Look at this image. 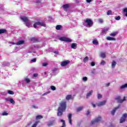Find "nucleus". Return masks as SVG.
I'll list each match as a JSON object with an SVG mask.
<instances>
[{
  "mask_svg": "<svg viewBox=\"0 0 127 127\" xmlns=\"http://www.w3.org/2000/svg\"><path fill=\"white\" fill-rule=\"evenodd\" d=\"M66 100L69 101V100H73V98L72 97V95L69 94L67 95L65 98Z\"/></svg>",
  "mask_w": 127,
  "mask_h": 127,
  "instance_id": "ddd939ff",
  "label": "nucleus"
},
{
  "mask_svg": "<svg viewBox=\"0 0 127 127\" xmlns=\"http://www.w3.org/2000/svg\"><path fill=\"white\" fill-rule=\"evenodd\" d=\"M111 85L110 83H108L107 84H106V87H109Z\"/></svg>",
  "mask_w": 127,
  "mask_h": 127,
  "instance_id": "6e6d98bb",
  "label": "nucleus"
},
{
  "mask_svg": "<svg viewBox=\"0 0 127 127\" xmlns=\"http://www.w3.org/2000/svg\"><path fill=\"white\" fill-rule=\"evenodd\" d=\"M93 44L94 45H99V42L97 40H94L92 42Z\"/></svg>",
  "mask_w": 127,
  "mask_h": 127,
  "instance_id": "412c9836",
  "label": "nucleus"
},
{
  "mask_svg": "<svg viewBox=\"0 0 127 127\" xmlns=\"http://www.w3.org/2000/svg\"><path fill=\"white\" fill-rule=\"evenodd\" d=\"M39 123V121H36V122H35V123L32 125L31 127H37V125H38Z\"/></svg>",
  "mask_w": 127,
  "mask_h": 127,
  "instance_id": "cd10ccee",
  "label": "nucleus"
},
{
  "mask_svg": "<svg viewBox=\"0 0 127 127\" xmlns=\"http://www.w3.org/2000/svg\"><path fill=\"white\" fill-rule=\"evenodd\" d=\"M107 40H109V41L116 40V39L115 38H112L111 37H107Z\"/></svg>",
  "mask_w": 127,
  "mask_h": 127,
  "instance_id": "a878e982",
  "label": "nucleus"
},
{
  "mask_svg": "<svg viewBox=\"0 0 127 127\" xmlns=\"http://www.w3.org/2000/svg\"><path fill=\"white\" fill-rule=\"evenodd\" d=\"M69 63H70V61L66 60V61L62 62L61 65L63 67H65V66H67V65H68V64H69Z\"/></svg>",
  "mask_w": 127,
  "mask_h": 127,
  "instance_id": "0eeeda50",
  "label": "nucleus"
},
{
  "mask_svg": "<svg viewBox=\"0 0 127 127\" xmlns=\"http://www.w3.org/2000/svg\"><path fill=\"white\" fill-rule=\"evenodd\" d=\"M12 44H15V43H13V42H12L11 43Z\"/></svg>",
  "mask_w": 127,
  "mask_h": 127,
  "instance_id": "680f3d73",
  "label": "nucleus"
},
{
  "mask_svg": "<svg viewBox=\"0 0 127 127\" xmlns=\"http://www.w3.org/2000/svg\"><path fill=\"white\" fill-rule=\"evenodd\" d=\"M93 94V90H91L89 92V93H87L86 95V98L88 99Z\"/></svg>",
  "mask_w": 127,
  "mask_h": 127,
  "instance_id": "a211bd4d",
  "label": "nucleus"
},
{
  "mask_svg": "<svg viewBox=\"0 0 127 127\" xmlns=\"http://www.w3.org/2000/svg\"><path fill=\"white\" fill-rule=\"evenodd\" d=\"M32 62H36V59H33L31 60Z\"/></svg>",
  "mask_w": 127,
  "mask_h": 127,
  "instance_id": "5fc2aeb1",
  "label": "nucleus"
},
{
  "mask_svg": "<svg viewBox=\"0 0 127 127\" xmlns=\"http://www.w3.org/2000/svg\"><path fill=\"white\" fill-rule=\"evenodd\" d=\"M20 19L23 21V22H27L28 21V18L27 17L25 16H23V17H20Z\"/></svg>",
  "mask_w": 127,
  "mask_h": 127,
  "instance_id": "9b49d317",
  "label": "nucleus"
},
{
  "mask_svg": "<svg viewBox=\"0 0 127 127\" xmlns=\"http://www.w3.org/2000/svg\"><path fill=\"white\" fill-rule=\"evenodd\" d=\"M23 43H24V41L23 40H20L18 41L16 43V45H21V44H23Z\"/></svg>",
  "mask_w": 127,
  "mask_h": 127,
  "instance_id": "4468645a",
  "label": "nucleus"
},
{
  "mask_svg": "<svg viewBox=\"0 0 127 127\" xmlns=\"http://www.w3.org/2000/svg\"><path fill=\"white\" fill-rule=\"evenodd\" d=\"M48 65V64L47 63H43L42 64V66L43 67H45L46 66H47Z\"/></svg>",
  "mask_w": 127,
  "mask_h": 127,
  "instance_id": "37998d69",
  "label": "nucleus"
},
{
  "mask_svg": "<svg viewBox=\"0 0 127 127\" xmlns=\"http://www.w3.org/2000/svg\"><path fill=\"white\" fill-rule=\"evenodd\" d=\"M7 115H8V114L6 112H3L2 113V116H7Z\"/></svg>",
  "mask_w": 127,
  "mask_h": 127,
  "instance_id": "8fccbe9b",
  "label": "nucleus"
},
{
  "mask_svg": "<svg viewBox=\"0 0 127 127\" xmlns=\"http://www.w3.org/2000/svg\"><path fill=\"white\" fill-rule=\"evenodd\" d=\"M62 27V26L61 25H58L56 26V29H57V30H60Z\"/></svg>",
  "mask_w": 127,
  "mask_h": 127,
  "instance_id": "b1692460",
  "label": "nucleus"
},
{
  "mask_svg": "<svg viewBox=\"0 0 127 127\" xmlns=\"http://www.w3.org/2000/svg\"><path fill=\"white\" fill-rule=\"evenodd\" d=\"M98 22H99V23L102 24L104 22V19L102 18H99L98 19Z\"/></svg>",
  "mask_w": 127,
  "mask_h": 127,
  "instance_id": "f704fd0d",
  "label": "nucleus"
},
{
  "mask_svg": "<svg viewBox=\"0 0 127 127\" xmlns=\"http://www.w3.org/2000/svg\"><path fill=\"white\" fill-rule=\"evenodd\" d=\"M41 119H43V116L41 115H38L36 117V120H41Z\"/></svg>",
  "mask_w": 127,
  "mask_h": 127,
  "instance_id": "5701e85b",
  "label": "nucleus"
},
{
  "mask_svg": "<svg viewBox=\"0 0 127 127\" xmlns=\"http://www.w3.org/2000/svg\"><path fill=\"white\" fill-rule=\"evenodd\" d=\"M123 11L124 12H126V14H125V16H127V8H125L123 9Z\"/></svg>",
  "mask_w": 127,
  "mask_h": 127,
  "instance_id": "4c0bfd02",
  "label": "nucleus"
},
{
  "mask_svg": "<svg viewBox=\"0 0 127 127\" xmlns=\"http://www.w3.org/2000/svg\"><path fill=\"white\" fill-rule=\"evenodd\" d=\"M97 98L98 100H100V99H102V98H103V95H102L101 94H98L97 95Z\"/></svg>",
  "mask_w": 127,
  "mask_h": 127,
  "instance_id": "72a5a7b5",
  "label": "nucleus"
},
{
  "mask_svg": "<svg viewBox=\"0 0 127 127\" xmlns=\"http://www.w3.org/2000/svg\"><path fill=\"white\" fill-rule=\"evenodd\" d=\"M92 1V0H86V2H88V3H90Z\"/></svg>",
  "mask_w": 127,
  "mask_h": 127,
  "instance_id": "bf43d9fd",
  "label": "nucleus"
},
{
  "mask_svg": "<svg viewBox=\"0 0 127 127\" xmlns=\"http://www.w3.org/2000/svg\"><path fill=\"white\" fill-rule=\"evenodd\" d=\"M85 26H88V27H92L93 26V21L91 19H86L84 20Z\"/></svg>",
  "mask_w": 127,
  "mask_h": 127,
  "instance_id": "7ed1b4c3",
  "label": "nucleus"
},
{
  "mask_svg": "<svg viewBox=\"0 0 127 127\" xmlns=\"http://www.w3.org/2000/svg\"><path fill=\"white\" fill-rule=\"evenodd\" d=\"M95 65H96V64L95 63V62H92L91 63V66H95Z\"/></svg>",
  "mask_w": 127,
  "mask_h": 127,
  "instance_id": "09e8293b",
  "label": "nucleus"
},
{
  "mask_svg": "<svg viewBox=\"0 0 127 127\" xmlns=\"http://www.w3.org/2000/svg\"><path fill=\"white\" fill-rule=\"evenodd\" d=\"M82 80L83 81H87V80H88V78H87L86 76H84L83 77Z\"/></svg>",
  "mask_w": 127,
  "mask_h": 127,
  "instance_id": "a18cd8bd",
  "label": "nucleus"
},
{
  "mask_svg": "<svg viewBox=\"0 0 127 127\" xmlns=\"http://www.w3.org/2000/svg\"><path fill=\"white\" fill-rule=\"evenodd\" d=\"M117 34H118V32H114L111 33L110 35V36H113V37H115V36H116V35H117Z\"/></svg>",
  "mask_w": 127,
  "mask_h": 127,
  "instance_id": "bb28decb",
  "label": "nucleus"
},
{
  "mask_svg": "<svg viewBox=\"0 0 127 127\" xmlns=\"http://www.w3.org/2000/svg\"><path fill=\"white\" fill-rule=\"evenodd\" d=\"M50 93V91L47 92H46L45 93H44V94H43V96H44V95H47L48 94H49Z\"/></svg>",
  "mask_w": 127,
  "mask_h": 127,
  "instance_id": "13d9d810",
  "label": "nucleus"
},
{
  "mask_svg": "<svg viewBox=\"0 0 127 127\" xmlns=\"http://www.w3.org/2000/svg\"><path fill=\"white\" fill-rule=\"evenodd\" d=\"M7 93L9 95H14V92L11 90H8Z\"/></svg>",
  "mask_w": 127,
  "mask_h": 127,
  "instance_id": "c756f323",
  "label": "nucleus"
},
{
  "mask_svg": "<svg viewBox=\"0 0 127 127\" xmlns=\"http://www.w3.org/2000/svg\"><path fill=\"white\" fill-rule=\"evenodd\" d=\"M26 26L27 27H30V23H29V22L28 21L26 22Z\"/></svg>",
  "mask_w": 127,
  "mask_h": 127,
  "instance_id": "58836bf2",
  "label": "nucleus"
},
{
  "mask_svg": "<svg viewBox=\"0 0 127 127\" xmlns=\"http://www.w3.org/2000/svg\"><path fill=\"white\" fill-rule=\"evenodd\" d=\"M60 40H61V41H64L66 42H72V40L71 39L67 38L65 37H60Z\"/></svg>",
  "mask_w": 127,
  "mask_h": 127,
  "instance_id": "39448f33",
  "label": "nucleus"
},
{
  "mask_svg": "<svg viewBox=\"0 0 127 127\" xmlns=\"http://www.w3.org/2000/svg\"><path fill=\"white\" fill-rule=\"evenodd\" d=\"M65 111H66V101H62L60 104V107L58 108V117H61Z\"/></svg>",
  "mask_w": 127,
  "mask_h": 127,
  "instance_id": "f257e3e1",
  "label": "nucleus"
},
{
  "mask_svg": "<svg viewBox=\"0 0 127 127\" xmlns=\"http://www.w3.org/2000/svg\"><path fill=\"white\" fill-rule=\"evenodd\" d=\"M89 60V58L88 57H86L84 59H83V62L84 63H86L87 61Z\"/></svg>",
  "mask_w": 127,
  "mask_h": 127,
  "instance_id": "2f4dec72",
  "label": "nucleus"
},
{
  "mask_svg": "<svg viewBox=\"0 0 127 127\" xmlns=\"http://www.w3.org/2000/svg\"><path fill=\"white\" fill-rule=\"evenodd\" d=\"M119 109V107L115 108L113 111H111V114L112 116H114L115 115V113H116V111Z\"/></svg>",
  "mask_w": 127,
  "mask_h": 127,
  "instance_id": "f3484780",
  "label": "nucleus"
},
{
  "mask_svg": "<svg viewBox=\"0 0 127 127\" xmlns=\"http://www.w3.org/2000/svg\"><path fill=\"white\" fill-rule=\"evenodd\" d=\"M40 2H41L40 0H37V1H36L35 3L36 4H39V3H40Z\"/></svg>",
  "mask_w": 127,
  "mask_h": 127,
  "instance_id": "49530a36",
  "label": "nucleus"
},
{
  "mask_svg": "<svg viewBox=\"0 0 127 127\" xmlns=\"http://www.w3.org/2000/svg\"><path fill=\"white\" fill-rule=\"evenodd\" d=\"M83 110V107H79L77 109H76V112H78Z\"/></svg>",
  "mask_w": 127,
  "mask_h": 127,
  "instance_id": "7c9ffc66",
  "label": "nucleus"
},
{
  "mask_svg": "<svg viewBox=\"0 0 127 127\" xmlns=\"http://www.w3.org/2000/svg\"><path fill=\"white\" fill-rule=\"evenodd\" d=\"M63 7L65 11H67V9L70 7L69 4H65L63 5Z\"/></svg>",
  "mask_w": 127,
  "mask_h": 127,
  "instance_id": "1a4fd4ad",
  "label": "nucleus"
},
{
  "mask_svg": "<svg viewBox=\"0 0 127 127\" xmlns=\"http://www.w3.org/2000/svg\"><path fill=\"white\" fill-rule=\"evenodd\" d=\"M68 120L70 125H72V114H68Z\"/></svg>",
  "mask_w": 127,
  "mask_h": 127,
  "instance_id": "9d476101",
  "label": "nucleus"
},
{
  "mask_svg": "<svg viewBox=\"0 0 127 127\" xmlns=\"http://www.w3.org/2000/svg\"><path fill=\"white\" fill-rule=\"evenodd\" d=\"M126 122V119L124 117H122L120 119V123L123 124V123H125Z\"/></svg>",
  "mask_w": 127,
  "mask_h": 127,
  "instance_id": "6ab92c4d",
  "label": "nucleus"
},
{
  "mask_svg": "<svg viewBox=\"0 0 127 127\" xmlns=\"http://www.w3.org/2000/svg\"><path fill=\"white\" fill-rule=\"evenodd\" d=\"M88 115H90V111L88 110L86 113V115L88 116Z\"/></svg>",
  "mask_w": 127,
  "mask_h": 127,
  "instance_id": "4d7b16f0",
  "label": "nucleus"
},
{
  "mask_svg": "<svg viewBox=\"0 0 127 127\" xmlns=\"http://www.w3.org/2000/svg\"><path fill=\"white\" fill-rule=\"evenodd\" d=\"M76 2H77V3H79V1H76Z\"/></svg>",
  "mask_w": 127,
  "mask_h": 127,
  "instance_id": "e2e57ef3",
  "label": "nucleus"
},
{
  "mask_svg": "<svg viewBox=\"0 0 127 127\" xmlns=\"http://www.w3.org/2000/svg\"><path fill=\"white\" fill-rule=\"evenodd\" d=\"M100 57L103 59L105 58L106 57V53L101 52L100 54Z\"/></svg>",
  "mask_w": 127,
  "mask_h": 127,
  "instance_id": "4be33fe9",
  "label": "nucleus"
},
{
  "mask_svg": "<svg viewBox=\"0 0 127 127\" xmlns=\"http://www.w3.org/2000/svg\"><path fill=\"white\" fill-rule=\"evenodd\" d=\"M6 32V29H0V34H2V33H5Z\"/></svg>",
  "mask_w": 127,
  "mask_h": 127,
  "instance_id": "c85d7f7f",
  "label": "nucleus"
},
{
  "mask_svg": "<svg viewBox=\"0 0 127 127\" xmlns=\"http://www.w3.org/2000/svg\"><path fill=\"white\" fill-rule=\"evenodd\" d=\"M108 30H109V29H108V28L104 29V30H102V33H106V32H107V31H108Z\"/></svg>",
  "mask_w": 127,
  "mask_h": 127,
  "instance_id": "ea45409f",
  "label": "nucleus"
},
{
  "mask_svg": "<svg viewBox=\"0 0 127 127\" xmlns=\"http://www.w3.org/2000/svg\"><path fill=\"white\" fill-rule=\"evenodd\" d=\"M6 101H9V102H10L11 104H12V105H14L15 104V102L12 98H10L9 100H6Z\"/></svg>",
  "mask_w": 127,
  "mask_h": 127,
  "instance_id": "2eb2a0df",
  "label": "nucleus"
},
{
  "mask_svg": "<svg viewBox=\"0 0 127 127\" xmlns=\"http://www.w3.org/2000/svg\"><path fill=\"white\" fill-rule=\"evenodd\" d=\"M105 64H106V62H105V61L104 60H102L100 63L101 65H105Z\"/></svg>",
  "mask_w": 127,
  "mask_h": 127,
  "instance_id": "79ce46f5",
  "label": "nucleus"
},
{
  "mask_svg": "<svg viewBox=\"0 0 127 127\" xmlns=\"http://www.w3.org/2000/svg\"><path fill=\"white\" fill-rule=\"evenodd\" d=\"M33 76V77H38V73H34Z\"/></svg>",
  "mask_w": 127,
  "mask_h": 127,
  "instance_id": "3c124183",
  "label": "nucleus"
},
{
  "mask_svg": "<svg viewBox=\"0 0 127 127\" xmlns=\"http://www.w3.org/2000/svg\"><path fill=\"white\" fill-rule=\"evenodd\" d=\"M37 25H41V26H43L44 27H46V24L43 22V21H38L35 23L33 25L34 28H37Z\"/></svg>",
  "mask_w": 127,
  "mask_h": 127,
  "instance_id": "f03ea898",
  "label": "nucleus"
},
{
  "mask_svg": "<svg viewBox=\"0 0 127 127\" xmlns=\"http://www.w3.org/2000/svg\"><path fill=\"white\" fill-rule=\"evenodd\" d=\"M32 107H33V108H34V109H35V108H36V107L35 106V105H33V106H32Z\"/></svg>",
  "mask_w": 127,
  "mask_h": 127,
  "instance_id": "052dcab7",
  "label": "nucleus"
},
{
  "mask_svg": "<svg viewBox=\"0 0 127 127\" xmlns=\"http://www.w3.org/2000/svg\"><path fill=\"white\" fill-rule=\"evenodd\" d=\"M25 82H26V83H30V80L28 78H25Z\"/></svg>",
  "mask_w": 127,
  "mask_h": 127,
  "instance_id": "e433bc0d",
  "label": "nucleus"
},
{
  "mask_svg": "<svg viewBox=\"0 0 127 127\" xmlns=\"http://www.w3.org/2000/svg\"><path fill=\"white\" fill-rule=\"evenodd\" d=\"M31 41H34V42H39V40L36 37H33L30 39Z\"/></svg>",
  "mask_w": 127,
  "mask_h": 127,
  "instance_id": "f8f14e48",
  "label": "nucleus"
},
{
  "mask_svg": "<svg viewBox=\"0 0 127 127\" xmlns=\"http://www.w3.org/2000/svg\"><path fill=\"white\" fill-rule=\"evenodd\" d=\"M111 13H112V10H109L107 12V15H110V14H111Z\"/></svg>",
  "mask_w": 127,
  "mask_h": 127,
  "instance_id": "a19ab883",
  "label": "nucleus"
},
{
  "mask_svg": "<svg viewBox=\"0 0 127 127\" xmlns=\"http://www.w3.org/2000/svg\"><path fill=\"white\" fill-rule=\"evenodd\" d=\"M127 117V113L124 114L122 116V118H124V119H126Z\"/></svg>",
  "mask_w": 127,
  "mask_h": 127,
  "instance_id": "c03bdc74",
  "label": "nucleus"
},
{
  "mask_svg": "<svg viewBox=\"0 0 127 127\" xmlns=\"http://www.w3.org/2000/svg\"><path fill=\"white\" fill-rule=\"evenodd\" d=\"M91 105H92V107L93 108H96V105L94 104L93 102L91 103Z\"/></svg>",
  "mask_w": 127,
  "mask_h": 127,
  "instance_id": "864d4df0",
  "label": "nucleus"
},
{
  "mask_svg": "<svg viewBox=\"0 0 127 127\" xmlns=\"http://www.w3.org/2000/svg\"><path fill=\"white\" fill-rule=\"evenodd\" d=\"M101 120L102 118L101 117H99L95 119L94 121H91V125H94V124H96V123H99V122H101Z\"/></svg>",
  "mask_w": 127,
  "mask_h": 127,
  "instance_id": "6e6552de",
  "label": "nucleus"
},
{
  "mask_svg": "<svg viewBox=\"0 0 127 127\" xmlns=\"http://www.w3.org/2000/svg\"><path fill=\"white\" fill-rule=\"evenodd\" d=\"M125 88H127V83L121 86V87H120L121 89H125Z\"/></svg>",
  "mask_w": 127,
  "mask_h": 127,
  "instance_id": "473e14b6",
  "label": "nucleus"
},
{
  "mask_svg": "<svg viewBox=\"0 0 127 127\" xmlns=\"http://www.w3.org/2000/svg\"><path fill=\"white\" fill-rule=\"evenodd\" d=\"M77 47V44L76 43H72L71 45V48L74 49V48H76Z\"/></svg>",
  "mask_w": 127,
  "mask_h": 127,
  "instance_id": "aec40b11",
  "label": "nucleus"
},
{
  "mask_svg": "<svg viewBox=\"0 0 127 127\" xmlns=\"http://www.w3.org/2000/svg\"><path fill=\"white\" fill-rule=\"evenodd\" d=\"M54 125H55V124H54V122H50L48 124V126H49V127H53V126H54Z\"/></svg>",
  "mask_w": 127,
  "mask_h": 127,
  "instance_id": "393cba45",
  "label": "nucleus"
},
{
  "mask_svg": "<svg viewBox=\"0 0 127 127\" xmlns=\"http://www.w3.org/2000/svg\"><path fill=\"white\" fill-rule=\"evenodd\" d=\"M126 99H127V97L124 96L123 99H121L120 96H118L115 98V100H116L118 103H120V104H122V103H124L125 101H126Z\"/></svg>",
  "mask_w": 127,
  "mask_h": 127,
  "instance_id": "20e7f679",
  "label": "nucleus"
},
{
  "mask_svg": "<svg viewBox=\"0 0 127 127\" xmlns=\"http://www.w3.org/2000/svg\"><path fill=\"white\" fill-rule=\"evenodd\" d=\"M116 65H117V62H116V61H113L112 62V67L115 68Z\"/></svg>",
  "mask_w": 127,
  "mask_h": 127,
  "instance_id": "dca6fc26",
  "label": "nucleus"
},
{
  "mask_svg": "<svg viewBox=\"0 0 127 127\" xmlns=\"http://www.w3.org/2000/svg\"><path fill=\"white\" fill-rule=\"evenodd\" d=\"M54 53H55V54H56L57 55H59V52H58V51H54Z\"/></svg>",
  "mask_w": 127,
  "mask_h": 127,
  "instance_id": "603ef678",
  "label": "nucleus"
},
{
  "mask_svg": "<svg viewBox=\"0 0 127 127\" xmlns=\"http://www.w3.org/2000/svg\"><path fill=\"white\" fill-rule=\"evenodd\" d=\"M51 90H52V91H55V90H56V87H55V86H51Z\"/></svg>",
  "mask_w": 127,
  "mask_h": 127,
  "instance_id": "c9c22d12",
  "label": "nucleus"
},
{
  "mask_svg": "<svg viewBox=\"0 0 127 127\" xmlns=\"http://www.w3.org/2000/svg\"><path fill=\"white\" fill-rule=\"evenodd\" d=\"M115 19H116V20H120V19H121V16H118Z\"/></svg>",
  "mask_w": 127,
  "mask_h": 127,
  "instance_id": "de8ad7c7",
  "label": "nucleus"
},
{
  "mask_svg": "<svg viewBox=\"0 0 127 127\" xmlns=\"http://www.w3.org/2000/svg\"><path fill=\"white\" fill-rule=\"evenodd\" d=\"M106 103H107V100L99 101L98 103H96V105L98 107H102V106H105Z\"/></svg>",
  "mask_w": 127,
  "mask_h": 127,
  "instance_id": "423d86ee",
  "label": "nucleus"
}]
</instances>
